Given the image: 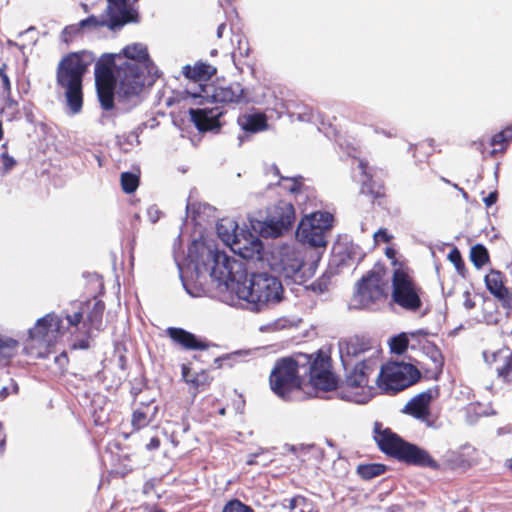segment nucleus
<instances>
[{
    "label": "nucleus",
    "instance_id": "obj_1",
    "mask_svg": "<svg viewBox=\"0 0 512 512\" xmlns=\"http://www.w3.org/2000/svg\"><path fill=\"white\" fill-rule=\"evenodd\" d=\"M374 432V439L379 449L387 456L407 465L426 467L432 470L441 468L427 450L405 441L390 428L381 429V424L375 423Z\"/></svg>",
    "mask_w": 512,
    "mask_h": 512
},
{
    "label": "nucleus",
    "instance_id": "obj_2",
    "mask_svg": "<svg viewBox=\"0 0 512 512\" xmlns=\"http://www.w3.org/2000/svg\"><path fill=\"white\" fill-rule=\"evenodd\" d=\"M233 290L257 312L281 302L284 293L281 281L265 272L252 274L249 280H242Z\"/></svg>",
    "mask_w": 512,
    "mask_h": 512
},
{
    "label": "nucleus",
    "instance_id": "obj_3",
    "mask_svg": "<svg viewBox=\"0 0 512 512\" xmlns=\"http://www.w3.org/2000/svg\"><path fill=\"white\" fill-rule=\"evenodd\" d=\"M85 52H70L59 62L56 70L57 84L65 89L67 106L73 114L83 106L82 81L89 63L84 60Z\"/></svg>",
    "mask_w": 512,
    "mask_h": 512
},
{
    "label": "nucleus",
    "instance_id": "obj_4",
    "mask_svg": "<svg viewBox=\"0 0 512 512\" xmlns=\"http://www.w3.org/2000/svg\"><path fill=\"white\" fill-rule=\"evenodd\" d=\"M64 332L62 318L53 312L48 313L29 329L24 352L34 358H45Z\"/></svg>",
    "mask_w": 512,
    "mask_h": 512
},
{
    "label": "nucleus",
    "instance_id": "obj_5",
    "mask_svg": "<svg viewBox=\"0 0 512 512\" xmlns=\"http://www.w3.org/2000/svg\"><path fill=\"white\" fill-rule=\"evenodd\" d=\"M391 284V300L395 305L409 312L421 309L424 291L407 266L394 268Z\"/></svg>",
    "mask_w": 512,
    "mask_h": 512
},
{
    "label": "nucleus",
    "instance_id": "obj_6",
    "mask_svg": "<svg viewBox=\"0 0 512 512\" xmlns=\"http://www.w3.org/2000/svg\"><path fill=\"white\" fill-rule=\"evenodd\" d=\"M420 377L421 372L414 364L389 362L381 367L375 382L382 391L395 394L418 382Z\"/></svg>",
    "mask_w": 512,
    "mask_h": 512
},
{
    "label": "nucleus",
    "instance_id": "obj_7",
    "mask_svg": "<svg viewBox=\"0 0 512 512\" xmlns=\"http://www.w3.org/2000/svg\"><path fill=\"white\" fill-rule=\"evenodd\" d=\"M387 296V281L383 267H374L356 283L354 301L360 308L370 309L378 302L386 300Z\"/></svg>",
    "mask_w": 512,
    "mask_h": 512
},
{
    "label": "nucleus",
    "instance_id": "obj_8",
    "mask_svg": "<svg viewBox=\"0 0 512 512\" xmlns=\"http://www.w3.org/2000/svg\"><path fill=\"white\" fill-rule=\"evenodd\" d=\"M295 208L291 202L279 200L266 210L265 220L260 223L261 236L276 238L289 231L295 222Z\"/></svg>",
    "mask_w": 512,
    "mask_h": 512
},
{
    "label": "nucleus",
    "instance_id": "obj_9",
    "mask_svg": "<svg viewBox=\"0 0 512 512\" xmlns=\"http://www.w3.org/2000/svg\"><path fill=\"white\" fill-rule=\"evenodd\" d=\"M332 224L333 216L329 212H314L300 221L296 236L303 244L323 247L326 245V233Z\"/></svg>",
    "mask_w": 512,
    "mask_h": 512
},
{
    "label": "nucleus",
    "instance_id": "obj_10",
    "mask_svg": "<svg viewBox=\"0 0 512 512\" xmlns=\"http://www.w3.org/2000/svg\"><path fill=\"white\" fill-rule=\"evenodd\" d=\"M271 390L283 400H292L294 393L302 390V379L294 367L283 359L275 363L269 376Z\"/></svg>",
    "mask_w": 512,
    "mask_h": 512
},
{
    "label": "nucleus",
    "instance_id": "obj_11",
    "mask_svg": "<svg viewBox=\"0 0 512 512\" xmlns=\"http://www.w3.org/2000/svg\"><path fill=\"white\" fill-rule=\"evenodd\" d=\"M109 3V19L99 20L95 15H90L79 23L82 31L84 29H97L107 26L110 29L122 27L131 22H137L138 13L128 8V0H107Z\"/></svg>",
    "mask_w": 512,
    "mask_h": 512
},
{
    "label": "nucleus",
    "instance_id": "obj_12",
    "mask_svg": "<svg viewBox=\"0 0 512 512\" xmlns=\"http://www.w3.org/2000/svg\"><path fill=\"white\" fill-rule=\"evenodd\" d=\"M211 276L233 290L235 285L246 279L247 271L243 262L229 257L224 251L216 250L213 254Z\"/></svg>",
    "mask_w": 512,
    "mask_h": 512
},
{
    "label": "nucleus",
    "instance_id": "obj_13",
    "mask_svg": "<svg viewBox=\"0 0 512 512\" xmlns=\"http://www.w3.org/2000/svg\"><path fill=\"white\" fill-rule=\"evenodd\" d=\"M119 97L138 96L145 85L144 67L138 63L123 61L116 66Z\"/></svg>",
    "mask_w": 512,
    "mask_h": 512
},
{
    "label": "nucleus",
    "instance_id": "obj_14",
    "mask_svg": "<svg viewBox=\"0 0 512 512\" xmlns=\"http://www.w3.org/2000/svg\"><path fill=\"white\" fill-rule=\"evenodd\" d=\"M193 98H202L223 104H246L249 102L248 93L241 83L231 82L227 85L209 86L200 85L198 93H192Z\"/></svg>",
    "mask_w": 512,
    "mask_h": 512
},
{
    "label": "nucleus",
    "instance_id": "obj_15",
    "mask_svg": "<svg viewBox=\"0 0 512 512\" xmlns=\"http://www.w3.org/2000/svg\"><path fill=\"white\" fill-rule=\"evenodd\" d=\"M422 350V359L416 361L418 369L423 371L424 377L428 380H438L444 367V356L441 350L426 337L418 341Z\"/></svg>",
    "mask_w": 512,
    "mask_h": 512
},
{
    "label": "nucleus",
    "instance_id": "obj_16",
    "mask_svg": "<svg viewBox=\"0 0 512 512\" xmlns=\"http://www.w3.org/2000/svg\"><path fill=\"white\" fill-rule=\"evenodd\" d=\"M158 413L159 406L154 398L135 400L130 420L132 430L129 433H123L124 438L151 426L156 421Z\"/></svg>",
    "mask_w": 512,
    "mask_h": 512
},
{
    "label": "nucleus",
    "instance_id": "obj_17",
    "mask_svg": "<svg viewBox=\"0 0 512 512\" xmlns=\"http://www.w3.org/2000/svg\"><path fill=\"white\" fill-rule=\"evenodd\" d=\"M308 376L310 383L317 389L332 391L337 388V380L331 371L330 358L321 352L315 356Z\"/></svg>",
    "mask_w": 512,
    "mask_h": 512
},
{
    "label": "nucleus",
    "instance_id": "obj_18",
    "mask_svg": "<svg viewBox=\"0 0 512 512\" xmlns=\"http://www.w3.org/2000/svg\"><path fill=\"white\" fill-rule=\"evenodd\" d=\"M438 395V388L427 389L414 396L404 406L402 412L418 419L422 422H426L429 426L432 423L429 421L431 415L430 403L434 397Z\"/></svg>",
    "mask_w": 512,
    "mask_h": 512
},
{
    "label": "nucleus",
    "instance_id": "obj_19",
    "mask_svg": "<svg viewBox=\"0 0 512 512\" xmlns=\"http://www.w3.org/2000/svg\"><path fill=\"white\" fill-rule=\"evenodd\" d=\"M378 367L376 358H368L357 363L353 370L347 375L345 383L350 388H368L371 390L370 378Z\"/></svg>",
    "mask_w": 512,
    "mask_h": 512
},
{
    "label": "nucleus",
    "instance_id": "obj_20",
    "mask_svg": "<svg viewBox=\"0 0 512 512\" xmlns=\"http://www.w3.org/2000/svg\"><path fill=\"white\" fill-rule=\"evenodd\" d=\"M191 122L198 131H218L221 128L220 118L223 111L218 107L214 108H190L188 111Z\"/></svg>",
    "mask_w": 512,
    "mask_h": 512
},
{
    "label": "nucleus",
    "instance_id": "obj_21",
    "mask_svg": "<svg viewBox=\"0 0 512 512\" xmlns=\"http://www.w3.org/2000/svg\"><path fill=\"white\" fill-rule=\"evenodd\" d=\"M487 290L508 312H512V293L505 286V275L498 270H490L484 278Z\"/></svg>",
    "mask_w": 512,
    "mask_h": 512
},
{
    "label": "nucleus",
    "instance_id": "obj_22",
    "mask_svg": "<svg viewBox=\"0 0 512 512\" xmlns=\"http://www.w3.org/2000/svg\"><path fill=\"white\" fill-rule=\"evenodd\" d=\"M181 378L189 386L194 396L208 390L213 381V377L207 370L202 369L200 372L192 374L190 365L185 363L181 365Z\"/></svg>",
    "mask_w": 512,
    "mask_h": 512
},
{
    "label": "nucleus",
    "instance_id": "obj_23",
    "mask_svg": "<svg viewBox=\"0 0 512 512\" xmlns=\"http://www.w3.org/2000/svg\"><path fill=\"white\" fill-rule=\"evenodd\" d=\"M166 335L177 345L185 350H205L209 343L198 339L193 333L179 327H168L165 330Z\"/></svg>",
    "mask_w": 512,
    "mask_h": 512
},
{
    "label": "nucleus",
    "instance_id": "obj_24",
    "mask_svg": "<svg viewBox=\"0 0 512 512\" xmlns=\"http://www.w3.org/2000/svg\"><path fill=\"white\" fill-rule=\"evenodd\" d=\"M427 336L428 332L424 330H417L409 333L402 332L390 339V350L397 355H402L406 352L408 347L412 350L416 349L418 341Z\"/></svg>",
    "mask_w": 512,
    "mask_h": 512
},
{
    "label": "nucleus",
    "instance_id": "obj_25",
    "mask_svg": "<svg viewBox=\"0 0 512 512\" xmlns=\"http://www.w3.org/2000/svg\"><path fill=\"white\" fill-rule=\"evenodd\" d=\"M219 237L227 244L231 245L232 249L239 250L243 257L246 255L242 252L247 249L246 245L241 246L238 234L236 233L238 226L235 222L222 219L216 226Z\"/></svg>",
    "mask_w": 512,
    "mask_h": 512
},
{
    "label": "nucleus",
    "instance_id": "obj_26",
    "mask_svg": "<svg viewBox=\"0 0 512 512\" xmlns=\"http://www.w3.org/2000/svg\"><path fill=\"white\" fill-rule=\"evenodd\" d=\"M339 348L342 354L350 357H357L362 353L369 351L371 347L370 340L365 336L353 335L339 342Z\"/></svg>",
    "mask_w": 512,
    "mask_h": 512
},
{
    "label": "nucleus",
    "instance_id": "obj_27",
    "mask_svg": "<svg viewBox=\"0 0 512 512\" xmlns=\"http://www.w3.org/2000/svg\"><path fill=\"white\" fill-rule=\"evenodd\" d=\"M85 303H89V308L85 307L87 316L84 325H88L87 333L89 334L92 329L97 331L103 330L105 303L98 299H94L93 301L89 300Z\"/></svg>",
    "mask_w": 512,
    "mask_h": 512
},
{
    "label": "nucleus",
    "instance_id": "obj_28",
    "mask_svg": "<svg viewBox=\"0 0 512 512\" xmlns=\"http://www.w3.org/2000/svg\"><path fill=\"white\" fill-rule=\"evenodd\" d=\"M281 506L287 512H320L313 500L301 494L283 499Z\"/></svg>",
    "mask_w": 512,
    "mask_h": 512
},
{
    "label": "nucleus",
    "instance_id": "obj_29",
    "mask_svg": "<svg viewBox=\"0 0 512 512\" xmlns=\"http://www.w3.org/2000/svg\"><path fill=\"white\" fill-rule=\"evenodd\" d=\"M182 73L187 79L200 82L211 79L217 73V69L210 64L199 61L193 66H183Z\"/></svg>",
    "mask_w": 512,
    "mask_h": 512
},
{
    "label": "nucleus",
    "instance_id": "obj_30",
    "mask_svg": "<svg viewBox=\"0 0 512 512\" xmlns=\"http://www.w3.org/2000/svg\"><path fill=\"white\" fill-rule=\"evenodd\" d=\"M113 60L98 63L95 67L96 88L115 87L117 83V74L113 73Z\"/></svg>",
    "mask_w": 512,
    "mask_h": 512
},
{
    "label": "nucleus",
    "instance_id": "obj_31",
    "mask_svg": "<svg viewBox=\"0 0 512 512\" xmlns=\"http://www.w3.org/2000/svg\"><path fill=\"white\" fill-rule=\"evenodd\" d=\"M237 122L248 133H258L268 127L267 117L264 113L244 114L238 117Z\"/></svg>",
    "mask_w": 512,
    "mask_h": 512
},
{
    "label": "nucleus",
    "instance_id": "obj_32",
    "mask_svg": "<svg viewBox=\"0 0 512 512\" xmlns=\"http://www.w3.org/2000/svg\"><path fill=\"white\" fill-rule=\"evenodd\" d=\"M440 469L438 471L442 470H460V471H467L472 467V462L465 457L464 454L457 452V451H448L447 454L444 457L443 463L440 464Z\"/></svg>",
    "mask_w": 512,
    "mask_h": 512
},
{
    "label": "nucleus",
    "instance_id": "obj_33",
    "mask_svg": "<svg viewBox=\"0 0 512 512\" xmlns=\"http://www.w3.org/2000/svg\"><path fill=\"white\" fill-rule=\"evenodd\" d=\"M280 264L284 275L292 278L302 269L304 261L297 251L288 250L282 255Z\"/></svg>",
    "mask_w": 512,
    "mask_h": 512
},
{
    "label": "nucleus",
    "instance_id": "obj_34",
    "mask_svg": "<svg viewBox=\"0 0 512 512\" xmlns=\"http://www.w3.org/2000/svg\"><path fill=\"white\" fill-rule=\"evenodd\" d=\"M19 341L0 334V364L9 366L11 360L17 355Z\"/></svg>",
    "mask_w": 512,
    "mask_h": 512
},
{
    "label": "nucleus",
    "instance_id": "obj_35",
    "mask_svg": "<svg viewBox=\"0 0 512 512\" xmlns=\"http://www.w3.org/2000/svg\"><path fill=\"white\" fill-rule=\"evenodd\" d=\"M122 53L126 58L124 61L138 63L142 66L149 59L147 48L140 43L127 45L123 48Z\"/></svg>",
    "mask_w": 512,
    "mask_h": 512
},
{
    "label": "nucleus",
    "instance_id": "obj_36",
    "mask_svg": "<svg viewBox=\"0 0 512 512\" xmlns=\"http://www.w3.org/2000/svg\"><path fill=\"white\" fill-rule=\"evenodd\" d=\"M277 185L294 196L301 194L305 189L304 177L300 175L296 177L280 176Z\"/></svg>",
    "mask_w": 512,
    "mask_h": 512
},
{
    "label": "nucleus",
    "instance_id": "obj_37",
    "mask_svg": "<svg viewBox=\"0 0 512 512\" xmlns=\"http://www.w3.org/2000/svg\"><path fill=\"white\" fill-rule=\"evenodd\" d=\"M315 357L313 355L305 354V353H296L293 357L282 358L285 362H289L293 365L294 371L299 374V369H304V374L309 375L310 366H312L313 360Z\"/></svg>",
    "mask_w": 512,
    "mask_h": 512
},
{
    "label": "nucleus",
    "instance_id": "obj_38",
    "mask_svg": "<svg viewBox=\"0 0 512 512\" xmlns=\"http://www.w3.org/2000/svg\"><path fill=\"white\" fill-rule=\"evenodd\" d=\"M386 472V466L380 463L361 464L357 467V474L364 480H371Z\"/></svg>",
    "mask_w": 512,
    "mask_h": 512
},
{
    "label": "nucleus",
    "instance_id": "obj_39",
    "mask_svg": "<svg viewBox=\"0 0 512 512\" xmlns=\"http://www.w3.org/2000/svg\"><path fill=\"white\" fill-rule=\"evenodd\" d=\"M120 184L123 192L132 194L137 190L140 184V178L137 174L132 172H123L120 176Z\"/></svg>",
    "mask_w": 512,
    "mask_h": 512
},
{
    "label": "nucleus",
    "instance_id": "obj_40",
    "mask_svg": "<svg viewBox=\"0 0 512 512\" xmlns=\"http://www.w3.org/2000/svg\"><path fill=\"white\" fill-rule=\"evenodd\" d=\"M470 258L475 267L481 268L489 262V253L482 244H476L471 248Z\"/></svg>",
    "mask_w": 512,
    "mask_h": 512
},
{
    "label": "nucleus",
    "instance_id": "obj_41",
    "mask_svg": "<svg viewBox=\"0 0 512 512\" xmlns=\"http://www.w3.org/2000/svg\"><path fill=\"white\" fill-rule=\"evenodd\" d=\"M98 99L101 104V107L106 110H112L114 108V90L115 87H102V88H96Z\"/></svg>",
    "mask_w": 512,
    "mask_h": 512
},
{
    "label": "nucleus",
    "instance_id": "obj_42",
    "mask_svg": "<svg viewBox=\"0 0 512 512\" xmlns=\"http://www.w3.org/2000/svg\"><path fill=\"white\" fill-rule=\"evenodd\" d=\"M2 112L8 116L9 120H13L19 117V104L16 100L12 98V93L9 95H4V104L2 107Z\"/></svg>",
    "mask_w": 512,
    "mask_h": 512
},
{
    "label": "nucleus",
    "instance_id": "obj_43",
    "mask_svg": "<svg viewBox=\"0 0 512 512\" xmlns=\"http://www.w3.org/2000/svg\"><path fill=\"white\" fill-rule=\"evenodd\" d=\"M222 512H255V511L251 506L241 502L239 499H231L224 505Z\"/></svg>",
    "mask_w": 512,
    "mask_h": 512
},
{
    "label": "nucleus",
    "instance_id": "obj_44",
    "mask_svg": "<svg viewBox=\"0 0 512 512\" xmlns=\"http://www.w3.org/2000/svg\"><path fill=\"white\" fill-rule=\"evenodd\" d=\"M85 307L89 308V303H80L78 311L66 315L69 327H77L83 321Z\"/></svg>",
    "mask_w": 512,
    "mask_h": 512
},
{
    "label": "nucleus",
    "instance_id": "obj_45",
    "mask_svg": "<svg viewBox=\"0 0 512 512\" xmlns=\"http://www.w3.org/2000/svg\"><path fill=\"white\" fill-rule=\"evenodd\" d=\"M7 65L2 64L0 66V79H1V88L3 95H9L12 93L11 82L6 73Z\"/></svg>",
    "mask_w": 512,
    "mask_h": 512
},
{
    "label": "nucleus",
    "instance_id": "obj_46",
    "mask_svg": "<svg viewBox=\"0 0 512 512\" xmlns=\"http://www.w3.org/2000/svg\"><path fill=\"white\" fill-rule=\"evenodd\" d=\"M448 259L454 264L457 271H462L464 269L465 264L458 248L454 247L450 250L448 253Z\"/></svg>",
    "mask_w": 512,
    "mask_h": 512
},
{
    "label": "nucleus",
    "instance_id": "obj_47",
    "mask_svg": "<svg viewBox=\"0 0 512 512\" xmlns=\"http://www.w3.org/2000/svg\"><path fill=\"white\" fill-rule=\"evenodd\" d=\"M9 385L4 386L0 389V400L6 399L11 394H18L19 392V386L16 383V381L9 377Z\"/></svg>",
    "mask_w": 512,
    "mask_h": 512
},
{
    "label": "nucleus",
    "instance_id": "obj_48",
    "mask_svg": "<svg viewBox=\"0 0 512 512\" xmlns=\"http://www.w3.org/2000/svg\"><path fill=\"white\" fill-rule=\"evenodd\" d=\"M82 32V29L79 25V23L77 24H72V25H68L66 26L64 29H63V32H62V35H63V39L65 42H69L71 41L75 36H77L78 34H80Z\"/></svg>",
    "mask_w": 512,
    "mask_h": 512
},
{
    "label": "nucleus",
    "instance_id": "obj_49",
    "mask_svg": "<svg viewBox=\"0 0 512 512\" xmlns=\"http://www.w3.org/2000/svg\"><path fill=\"white\" fill-rule=\"evenodd\" d=\"M1 160H2V173H4V174L11 171L17 164L16 160L6 152L1 154Z\"/></svg>",
    "mask_w": 512,
    "mask_h": 512
},
{
    "label": "nucleus",
    "instance_id": "obj_50",
    "mask_svg": "<svg viewBox=\"0 0 512 512\" xmlns=\"http://www.w3.org/2000/svg\"><path fill=\"white\" fill-rule=\"evenodd\" d=\"M392 240V235H390L386 229L380 228L378 231L374 233V241L389 243Z\"/></svg>",
    "mask_w": 512,
    "mask_h": 512
},
{
    "label": "nucleus",
    "instance_id": "obj_51",
    "mask_svg": "<svg viewBox=\"0 0 512 512\" xmlns=\"http://www.w3.org/2000/svg\"><path fill=\"white\" fill-rule=\"evenodd\" d=\"M506 144H507V142H506L505 138L503 137V134H501V132H498L495 135H493L490 140L491 146L499 145V146H501V150L505 149Z\"/></svg>",
    "mask_w": 512,
    "mask_h": 512
},
{
    "label": "nucleus",
    "instance_id": "obj_52",
    "mask_svg": "<svg viewBox=\"0 0 512 512\" xmlns=\"http://www.w3.org/2000/svg\"><path fill=\"white\" fill-rule=\"evenodd\" d=\"M385 255L388 259L392 260V265L397 268L400 265H404L403 263H400L396 258V250L393 247H387L385 249Z\"/></svg>",
    "mask_w": 512,
    "mask_h": 512
},
{
    "label": "nucleus",
    "instance_id": "obj_53",
    "mask_svg": "<svg viewBox=\"0 0 512 512\" xmlns=\"http://www.w3.org/2000/svg\"><path fill=\"white\" fill-rule=\"evenodd\" d=\"M498 200V192L497 190H494L490 192L486 197L483 198V202L486 205V207H490L493 204H495Z\"/></svg>",
    "mask_w": 512,
    "mask_h": 512
},
{
    "label": "nucleus",
    "instance_id": "obj_54",
    "mask_svg": "<svg viewBox=\"0 0 512 512\" xmlns=\"http://www.w3.org/2000/svg\"><path fill=\"white\" fill-rule=\"evenodd\" d=\"M463 296H464L463 306L467 310H471V309L475 308L476 303L473 300L471 293L469 291H465Z\"/></svg>",
    "mask_w": 512,
    "mask_h": 512
},
{
    "label": "nucleus",
    "instance_id": "obj_55",
    "mask_svg": "<svg viewBox=\"0 0 512 512\" xmlns=\"http://www.w3.org/2000/svg\"><path fill=\"white\" fill-rule=\"evenodd\" d=\"M161 441L160 438L155 435L151 437L149 443L146 444V449L149 451L157 450L160 447Z\"/></svg>",
    "mask_w": 512,
    "mask_h": 512
},
{
    "label": "nucleus",
    "instance_id": "obj_56",
    "mask_svg": "<svg viewBox=\"0 0 512 512\" xmlns=\"http://www.w3.org/2000/svg\"><path fill=\"white\" fill-rule=\"evenodd\" d=\"M73 347L77 349H88L90 347L88 338L78 340L73 344Z\"/></svg>",
    "mask_w": 512,
    "mask_h": 512
},
{
    "label": "nucleus",
    "instance_id": "obj_57",
    "mask_svg": "<svg viewBox=\"0 0 512 512\" xmlns=\"http://www.w3.org/2000/svg\"><path fill=\"white\" fill-rule=\"evenodd\" d=\"M500 132L501 134H503V137L505 138L507 143L512 140V126H507Z\"/></svg>",
    "mask_w": 512,
    "mask_h": 512
},
{
    "label": "nucleus",
    "instance_id": "obj_58",
    "mask_svg": "<svg viewBox=\"0 0 512 512\" xmlns=\"http://www.w3.org/2000/svg\"><path fill=\"white\" fill-rule=\"evenodd\" d=\"M251 244L253 245V250L259 252L261 248V242L258 238H255L251 241Z\"/></svg>",
    "mask_w": 512,
    "mask_h": 512
},
{
    "label": "nucleus",
    "instance_id": "obj_59",
    "mask_svg": "<svg viewBox=\"0 0 512 512\" xmlns=\"http://www.w3.org/2000/svg\"><path fill=\"white\" fill-rule=\"evenodd\" d=\"M226 28V24L225 23H221L218 28H217V37L218 38H221L223 36V32Z\"/></svg>",
    "mask_w": 512,
    "mask_h": 512
},
{
    "label": "nucleus",
    "instance_id": "obj_60",
    "mask_svg": "<svg viewBox=\"0 0 512 512\" xmlns=\"http://www.w3.org/2000/svg\"><path fill=\"white\" fill-rule=\"evenodd\" d=\"M388 512H402V507L400 505H392L388 508Z\"/></svg>",
    "mask_w": 512,
    "mask_h": 512
},
{
    "label": "nucleus",
    "instance_id": "obj_61",
    "mask_svg": "<svg viewBox=\"0 0 512 512\" xmlns=\"http://www.w3.org/2000/svg\"><path fill=\"white\" fill-rule=\"evenodd\" d=\"M424 146H425V143H424V142H421V143L415 144V146H414V152H413L414 157H417V156H416V152H417L419 149L424 148Z\"/></svg>",
    "mask_w": 512,
    "mask_h": 512
},
{
    "label": "nucleus",
    "instance_id": "obj_62",
    "mask_svg": "<svg viewBox=\"0 0 512 512\" xmlns=\"http://www.w3.org/2000/svg\"><path fill=\"white\" fill-rule=\"evenodd\" d=\"M5 438H6V435L4 434V431H3V425L0 423V441H1V445L4 444Z\"/></svg>",
    "mask_w": 512,
    "mask_h": 512
},
{
    "label": "nucleus",
    "instance_id": "obj_63",
    "mask_svg": "<svg viewBox=\"0 0 512 512\" xmlns=\"http://www.w3.org/2000/svg\"><path fill=\"white\" fill-rule=\"evenodd\" d=\"M271 169H272L273 174H274L275 176H277V177H279V178H280V176H282V175H281V173H280V170H279L278 166H276V165H272Z\"/></svg>",
    "mask_w": 512,
    "mask_h": 512
},
{
    "label": "nucleus",
    "instance_id": "obj_64",
    "mask_svg": "<svg viewBox=\"0 0 512 512\" xmlns=\"http://www.w3.org/2000/svg\"><path fill=\"white\" fill-rule=\"evenodd\" d=\"M507 467L512 471V458L507 460Z\"/></svg>",
    "mask_w": 512,
    "mask_h": 512
}]
</instances>
